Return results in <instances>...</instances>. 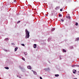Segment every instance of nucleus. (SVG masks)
I'll use <instances>...</instances> for the list:
<instances>
[{
  "label": "nucleus",
  "instance_id": "f257e3e1",
  "mask_svg": "<svg viewBox=\"0 0 79 79\" xmlns=\"http://www.w3.org/2000/svg\"><path fill=\"white\" fill-rule=\"evenodd\" d=\"M25 32L26 34L25 39H28L29 37V31H28L27 29L25 30Z\"/></svg>",
  "mask_w": 79,
  "mask_h": 79
},
{
  "label": "nucleus",
  "instance_id": "f03ea898",
  "mask_svg": "<svg viewBox=\"0 0 79 79\" xmlns=\"http://www.w3.org/2000/svg\"><path fill=\"white\" fill-rule=\"evenodd\" d=\"M27 68H28V69H32L31 67L30 66H27Z\"/></svg>",
  "mask_w": 79,
  "mask_h": 79
},
{
  "label": "nucleus",
  "instance_id": "7ed1b4c3",
  "mask_svg": "<svg viewBox=\"0 0 79 79\" xmlns=\"http://www.w3.org/2000/svg\"><path fill=\"white\" fill-rule=\"evenodd\" d=\"M73 73H74V74H75L76 73V70L75 69H74L73 70Z\"/></svg>",
  "mask_w": 79,
  "mask_h": 79
},
{
  "label": "nucleus",
  "instance_id": "20e7f679",
  "mask_svg": "<svg viewBox=\"0 0 79 79\" xmlns=\"http://www.w3.org/2000/svg\"><path fill=\"white\" fill-rule=\"evenodd\" d=\"M34 48H37V45L35 44H34Z\"/></svg>",
  "mask_w": 79,
  "mask_h": 79
},
{
  "label": "nucleus",
  "instance_id": "39448f33",
  "mask_svg": "<svg viewBox=\"0 0 79 79\" xmlns=\"http://www.w3.org/2000/svg\"><path fill=\"white\" fill-rule=\"evenodd\" d=\"M66 17L67 18H68V19H70V16H67Z\"/></svg>",
  "mask_w": 79,
  "mask_h": 79
},
{
  "label": "nucleus",
  "instance_id": "423d86ee",
  "mask_svg": "<svg viewBox=\"0 0 79 79\" xmlns=\"http://www.w3.org/2000/svg\"><path fill=\"white\" fill-rule=\"evenodd\" d=\"M55 28H52V29L51 31H55Z\"/></svg>",
  "mask_w": 79,
  "mask_h": 79
},
{
  "label": "nucleus",
  "instance_id": "0eeeda50",
  "mask_svg": "<svg viewBox=\"0 0 79 79\" xmlns=\"http://www.w3.org/2000/svg\"><path fill=\"white\" fill-rule=\"evenodd\" d=\"M55 76L56 77H58V76H59V74H56V75H55Z\"/></svg>",
  "mask_w": 79,
  "mask_h": 79
},
{
  "label": "nucleus",
  "instance_id": "6e6552de",
  "mask_svg": "<svg viewBox=\"0 0 79 79\" xmlns=\"http://www.w3.org/2000/svg\"><path fill=\"white\" fill-rule=\"evenodd\" d=\"M17 49H18V47H17L16 48H15V51L16 52V51L17 50Z\"/></svg>",
  "mask_w": 79,
  "mask_h": 79
},
{
  "label": "nucleus",
  "instance_id": "1a4fd4ad",
  "mask_svg": "<svg viewBox=\"0 0 79 79\" xmlns=\"http://www.w3.org/2000/svg\"><path fill=\"white\" fill-rule=\"evenodd\" d=\"M5 68V69H9V68L8 67H6Z\"/></svg>",
  "mask_w": 79,
  "mask_h": 79
},
{
  "label": "nucleus",
  "instance_id": "9d476101",
  "mask_svg": "<svg viewBox=\"0 0 79 79\" xmlns=\"http://www.w3.org/2000/svg\"><path fill=\"white\" fill-rule=\"evenodd\" d=\"M63 52H66V51L65 49H63Z\"/></svg>",
  "mask_w": 79,
  "mask_h": 79
},
{
  "label": "nucleus",
  "instance_id": "9b49d317",
  "mask_svg": "<svg viewBox=\"0 0 79 79\" xmlns=\"http://www.w3.org/2000/svg\"><path fill=\"white\" fill-rule=\"evenodd\" d=\"M5 40H6V41H7V40H8L9 39H8V38H7L5 39Z\"/></svg>",
  "mask_w": 79,
  "mask_h": 79
},
{
  "label": "nucleus",
  "instance_id": "f8f14e48",
  "mask_svg": "<svg viewBox=\"0 0 79 79\" xmlns=\"http://www.w3.org/2000/svg\"><path fill=\"white\" fill-rule=\"evenodd\" d=\"M60 21H61V22H62L63 23L64 21V20L62 19H61Z\"/></svg>",
  "mask_w": 79,
  "mask_h": 79
},
{
  "label": "nucleus",
  "instance_id": "ddd939ff",
  "mask_svg": "<svg viewBox=\"0 0 79 79\" xmlns=\"http://www.w3.org/2000/svg\"><path fill=\"white\" fill-rule=\"evenodd\" d=\"M22 60H23L24 61H25V59H24V57H23L22 58Z\"/></svg>",
  "mask_w": 79,
  "mask_h": 79
},
{
  "label": "nucleus",
  "instance_id": "4468645a",
  "mask_svg": "<svg viewBox=\"0 0 79 79\" xmlns=\"http://www.w3.org/2000/svg\"><path fill=\"white\" fill-rule=\"evenodd\" d=\"M32 71H33V73H34V74H36V73L33 70H32Z\"/></svg>",
  "mask_w": 79,
  "mask_h": 79
},
{
  "label": "nucleus",
  "instance_id": "2eb2a0df",
  "mask_svg": "<svg viewBox=\"0 0 79 79\" xmlns=\"http://www.w3.org/2000/svg\"><path fill=\"white\" fill-rule=\"evenodd\" d=\"M75 25L76 26H77V25H78V23H76L75 24Z\"/></svg>",
  "mask_w": 79,
  "mask_h": 79
},
{
  "label": "nucleus",
  "instance_id": "dca6fc26",
  "mask_svg": "<svg viewBox=\"0 0 79 79\" xmlns=\"http://www.w3.org/2000/svg\"><path fill=\"white\" fill-rule=\"evenodd\" d=\"M58 8V7H56V10H57Z\"/></svg>",
  "mask_w": 79,
  "mask_h": 79
},
{
  "label": "nucleus",
  "instance_id": "f3484780",
  "mask_svg": "<svg viewBox=\"0 0 79 79\" xmlns=\"http://www.w3.org/2000/svg\"><path fill=\"white\" fill-rule=\"evenodd\" d=\"M20 22H21V21H18L17 22V23H20Z\"/></svg>",
  "mask_w": 79,
  "mask_h": 79
},
{
  "label": "nucleus",
  "instance_id": "a211bd4d",
  "mask_svg": "<svg viewBox=\"0 0 79 79\" xmlns=\"http://www.w3.org/2000/svg\"><path fill=\"white\" fill-rule=\"evenodd\" d=\"M77 40H79V38H78L77 39Z\"/></svg>",
  "mask_w": 79,
  "mask_h": 79
},
{
  "label": "nucleus",
  "instance_id": "6ab92c4d",
  "mask_svg": "<svg viewBox=\"0 0 79 79\" xmlns=\"http://www.w3.org/2000/svg\"><path fill=\"white\" fill-rule=\"evenodd\" d=\"M21 45H22V46H24V44H21Z\"/></svg>",
  "mask_w": 79,
  "mask_h": 79
},
{
  "label": "nucleus",
  "instance_id": "aec40b11",
  "mask_svg": "<svg viewBox=\"0 0 79 79\" xmlns=\"http://www.w3.org/2000/svg\"><path fill=\"white\" fill-rule=\"evenodd\" d=\"M59 17H61V15H59Z\"/></svg>",
  "mask_w": 79,
  "mask_h": 79
},
{
  "label": "nucleus",
  "instance_id": "412c9836",
  "mask_svg": "<svg viewBox=\"0 0 79 79\" xmlns=\"http://www.w3.org/2000/svg\"><path fill=\"white\" fill-rule=\"evenodd\" d=\"M60 11H62V9H60Z\"/></svg>",
  "mask_w": 79,
  "mask_h": 79
},
{
  "label": "nucleus",
  "instance_id": "4be33fe9",
  "mask_svg": "<svg viewBox=\"0 0 79 79\" xmlns=\"http://www.w3.org/2000/svg\"><path fill=\"white\" fill-rule=\"evenodd\" d=\"M14 2H16V1H14Z\"/></svg>",
  "mask_w": 79,
  "mask_h": 79
},
{
  "label": "nucleus",
  "instance_id": "5701e85b",
  "mask_svg": "<svg viewBox=\"0 0 79 79\" xmlns=\"http://www.w3.org/2000/svg\"><path fill=\"white\" fill-rule=\"evenodd\" d=\"M60 60H61V57H60Z\"/></svg>",
  "mask_w": 79,
  "mask_h": 79
},
{
  "label": "nucleus",
  "instance_id": "b1692460",
  "mask_svg": "<svg viewBox=\"0 0 79 79\" xmlns=\"http://www.w3.org/2000/svg\"><path fill=\"white\" fill-rule=\"evenodd\" d=\"M19 78H21L20 77H19Z\"/></svg>",
  "mask_w": 79,
  "mask_h": 79
},
{
  "label": "nucleus",
  "instance_id": "393cba45",
  "mask_svg": "<svg viewBox=\"0 0 79 79\" xmlns=\"http://www.w3.org/2000/svg\"><path fill=\"white\" fill-rule=\"evenodd\" d=\"M72 67H73V66H72Z\"/></svg>",
  "mask_w": 79,
  "mask_h": 79
},
{
  "label": "nucleus",
  "instance_id": "a878e982",
  "mask_svg": "<svg viewBox=\"0 0 79 79\" xmlns=\"http://www.w3.org/2000/svg\"><path fill=\"white\" fill-rule=\"evenodd\" d=\"M46 16H48V15H46Z\"/></svg>",
  "mask_w": 79,
  "mask_h": 79
},
{
  "label": "nucleus",
  "instance_id": "bb28decb",
  "mask_svg": "<svg viewBox=\"0 0 79 79\" xmlns=\"http://www.w3.org/2000/svg\"><path fill=\"white\" fill-rule=\"evenodd\" d=\"M26 55H27V54H26Z\"/></svg>",
  "mask_w": 79,
  "mask_h": 79
}]
</instances>
